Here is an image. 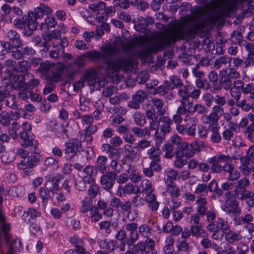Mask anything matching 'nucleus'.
<instances>
[{
  "label": "nucleus",
  "instance_id": "obj_9",
  "mask_svg": "<svg viewBox=\"0 0 254 254\" xmlns=\"http://www.w3.org/2000/svg\"><path fill=\"white\" fill-rule=\"evenodd\" d=\"M102 176L100 179V183L103 189L111 192V190L115 184L117 179V174L116 172L105 171L101 173Z\"/></svg>",
  "mask_w": 254,
  "mask_h": 254
},
{
  "label": "nucleus",
  "instance_id": "obj_38",
  "mask_svg": "<svg viewBox=\"0 0 254 254\" xmlns=\"http://www.w3.org/2000/svg\"><path fill=\"white\" fill-rule=\"evenodd\" d=\"M61 36V33L58 29L52 30L51 32H45V34L42 35L43 39L46 41H52L54 40V42H56L59 38Z\"/></svg>",
  "mask_w": 254,
  "mask_h": 254
},
{
  "label": "nucleus",
  "instance_id": "obj_41",
  "mask_svg": "<svg viewBox=\"0 0 254 254\" xmlns=\"http://www.w3.org/2000/svg\"><path fill=\"white\" fill-rule=\"evenodd\" d=\"M211 181L208 185L204 183L199 184L196 187L194 193L196 194L207 193L208 191L211 190Z\"/></svg>",
  "mask_w": 254,
  "mask_h": 254
},
{
  "label": "nucleus",
  "instance_id": "obj_54",
  "mask_svg": "<svg viewBox=\"0 0 254 254\" xmlns=\"http://www.w3.org/2000/svg\"><path fill=\"white\" fill-rule=\"evenodd\" d=\"M141 186L142 189V192L145 193H150L154 190L151 182L148 180H143L141 183Z\"/></svg>",
  "mask_w": 254,
  "mask_h": 254
},
{
  "label": "nucleus",
  "instance_id": "obj_62",
  "mask_svg": "<svg viewBox=\"0 0 254 254\" xmlns=\"http://www.w3.org/2000/svg\"><path fill=\"white\" fill-rule=\"evenodd\" d=\"M250 184L249 179L244 177L236 183L235 189H247L249 187Z\"/></svg>",
  "mask_w": 254,
  "mask_h": 254
},
{
  "label": "nucleus",
  "instance_id": "obj_18",
  "mask_svg": "<svg viewBox=\"0 0 254 254\" xmlns=\"http://www.w3.org/2000/svg\"><path fill=\"white\" fill-rule=\"evenodd\" d=\"M62 179V177L59 176L48 179L45 183V186L46 188L53 194L57 193V191L60 190L59 183Z\"/></svg>",
  "mask_w": 254,
  "mask_h": 254
},
{
  "label": "nucleus",
  "instance_id": "obj_39",
  "mask_svg": "<svg viewBox=\"0 0 254 254\" xmlns=\"http://www.w3.org/2000/svg\"><path fill=\"white\" fill-rule=\"evenodd\" d=\"M160 154L159 149L155 147H151L147 150V154L149 155V157L152 160L151 161H154L156 163H158L160 161Z\"/></svg>",
  "mask_w": 254,
  "mask_h": 254
},
{
  "label": "nucleus",
  "instance_id": "obj_8",
  "mask_svg": "<svg viewBox=\"0 0 254 254\" xmlns=\"http://www.w3.org/2000/svg\"><path fill=\"white\" fill-rule=\"evenodd\" d=\"M230 160V156L229 155L220 154L217 156L209 158L207 162L211 165L210 169L211 172L221 173L222 172V166L220 163Z\"/></svg>",
  "mask_w": 254,
  "mask_h": 254
},
{
  "label": "nucleus",
  "instance_id": "obj_58",
  "mask_svg": "<svg viewBox=\"0 0 254 254\" xmlns=\"http://www.w3.org/2000/svg\"><path fill=\"white\" fill-rule=\"evenodd\" d=\"M236 105L240 108H241L242 110L245 111H249L250 109H254V104L250 105L247 103L246 99H244L241 101L239 100L238 102H236Z\"/></svg>",
  "mask_w": 254,
  "mask_h": 254
},
{
  "label": "nucleus",
  "instance_id": "obj_40",
  "mask_svg": "<svg viewBox=\"0 0 254 254\" xmlns=\"http://www.w3.org/2000/svg\"><path fill=\"white\" fill-rule=\"evenodd\" d=\"M41 213L34 208H30L27 211H25L22 215V218L25 221H30V218H35L39 217Z\"/></svg>",
  "mask_w": 254,
  "mask_h": 254
},
{
  "label": "nucleus",
  "instance_id": "obj_22",
  "mask_svg": "<svg viewBox=\"0 0 254 254\" xmlns=\"http://www.w3.org/2000/svg\"><path fill=\"white\" fill-rule=\"evenodd\" d=\"M220 127L218 124L210 125L208 129L211 133L210 139L214 143H219L221 140V136L219 132Z\"/></svg>",
  "mask_w": 254,
  "mask_h": 254
},
{
  "label": "nucleus",
  "instance_id": "obj_20",
  "mask_svg": "<svg viewBox=\"0 0 254 254\" xmlns=\"http://www.w3.org/2000/svg\"><path fill=\"white\" fill-rule=\"evenodd\" d=\"M34 16L39 17H44L45 16V12L47 14H51L52 11V8L44 4L41 3L39 6L35 8L33 10H31Z\"/></svg>",
  "mask_w": 254,
  "mask_h": 254
},
{
  "label": "nucleus",
  "instance_id": "obj_57",
  "mask_svg": "<svg viewBox=\"0 0 254 254\" xmlns=\"http://www.w3.org/2000/svg\"><path fill=\"white\" fill-rule=\"evenodd\" d=\"M232 61V63L231 64L230 63L228 65L229 67H231L232 68L238 70L240 67H241L244 64V61L242 59L238 57L231 58V61Z\"/></svg>",
  "mask_w": 254,
  "mask_h": 254
},
{
  "label": "nucleus",
  "instance_id": "obj_11",
  "mask_svg": "<svg viewBox=\"0 0 254 254\" xmlns=\"http://www.w3.org/2000/svg\"><path fill=\"white\" fill-rule=\"evenodd\" d=\"M81 141L77 138H73L69 140L64 144V152L65 155L71 154V156L68 157L67 159L69 161H72L74 156L77 155L79 149L81 148Z\"/></svg>",
  "mask_w": 254,
  "mask_h": 254
},
{
  "label": "nucleus",
  "instance_id": "obj_25",
  "mask_svg": "<svg viewBox=\"0 0 254 254\" xmlns=\"http://www.w3.org/2000/svg\"><path fill=\"white\" fill-rule=\"evenodd\" d=\"M231 62V57L228 56H223L216 58L214 62L213 67L215 69H219L229 64Z\"/></svg>",
  "mask_w": 254,
  "mask_h": 254
},
{
  "label": "nucleus",
  "instance_id": "obj_64",
  "mask_svg": "<svg viewBox=\"0 0 254 254\" xmlns=\"http://www.w3.org/2000/svg\"><path fill=\"white\" fill-rule=\"evenodd\" d=\"M202 78H199L195 80V83L198 88L208 90L210 87V84L206 80H202Z\"/></svg>",
  "mask_w": 254,
  "mask_h": 254
},
{
  "label": "nucleus",
  "instance_id": "obj_6",
  "mask_svg": "<svg viewBox=\"0 0 254 254\" xmlns=\"http://www.w3.org/2000/svg\"><path fill=\"white\" fill-rule=\"evenodd\" d=\"M57 25V22L54 17L45 16L39 18L34 16L33 25L32 27L33 28V31L39 27V28L42 30L48 32L50 31V29L55 28Z\"/></svg>",
  "mask_w": 254,
  "mask_h": 254
},
{
  "label": "nucleus",
  "instance_id": "obj_16",
  "mask_svg": "<svg viewBox=\"0 0 254 254\" xmlns=\"http://www.w3.org/2000/svg\"><path fill=\"white\" fill-rule=\"evenodd\" d=\"M19 112L2 111L0 113V124L4 127L10 125L11 121L17 120L20 117Z\"/></svg>",
  "mask_w": 254,
  "mask_h": 254
},
{
  "label": "nucleus",
  "instance_id": "obj_19",
  "mask_svg": "<svg viewBox=\"0 0 254 254\" xmlns=\"http://www.w3.org/2000/svg\"><path fill=\"white\" fill-rule=\"evenodd\" d=\"M240 166L249 165L251 163H254V145L249 147L245 156H242L240 157Z\"/></svg>",
  "mask_w": 254,
  "mask_h": 254
},
{
  "label": "nucleus",
  "instance_id": "obj_63",
  "mask_svg": "<svg viewBox=\"0 0 254 254\" xmlns=\"http://www.w3.org/2000/svg\"><path fill=\"white\" fill-rule=\"evenodd\" d=\"M170 80L172 84L173 89L177 88H181L183 86V83L181 78L176 75H172L170 77Z\"/></svg>",
  "mask_w": 254,
  "mask_h": 254
},
{
  "label": "nucleus",
  "instance_id": "obj_44",
  "mask_svg": "<svg viewBox=\"0 0 254 254\" xmlns=\"http://www.w3.org/2000/svg\"><path fill=\"white\" fill-rule=\"evenodd\" d=\"M165 184L167 186V191L169 192L171 195L174 197H178L180 195L179 190L173 182L170 181V183H169L168 179H166Z\"/></svg>",
  "mask_w": 254,
  "mask_h": 254
},
{
  "label": "nucleus",
  "instance_id": "obj_1",
  "mask_svg": "<svg viewBox=\"0 0 254 254\" xmlns=\"http://www.w3.org/2000/svg\"><path fill=\"white\" fill-rule=\"evenodd\" d=\"M228 17V0H220L205 10L200 9L193 13L190 26L187 21L174 24L165 33L155 37L146 39L140 37L134 41L124 43L118 40L117 44L122 47L125 52H132L133 56L147 57L151 53L162 51L178 40H183L192 35L195 32L206 26H213L218 21Z\"/></svg>",
  "mask_w": 254,
  "mask_h": 254
},
{
  "label": "nucleus",
  "instance_id": "obj_30",
  "mask_svg": "<svg viewBox=\"0 0 254 254\" xmlns=\"http://www.w3.org/2000/svg\"><path fill=\"white\" fill-rule=\"evenodd\" d=\"M178 95L181 98L180 100L181 104L188 103L189 106V103H191V102L190 101V93L188 91V88L186 86H183V87L179 88Z\"/></svg>",
  "mask_w": 254,
  "mask_h": 254
},
{
  "label": "nucleus",
  "instance_id": "obj_61",
  "mask_svg": "<svg viewBox=\"0 0 254 254\" xmlns=\"http://www.w3.org/2000/svg\"><path fill=\"white\" fill-rule=\"evenodd\" d=\"M85 56L96 60L104 59L103 54L96 51H88L85 53Z\"/></svg>",
  "mask_w": 254,
  "mask_h": 254
},
{
  "label": "nucleus",
  "instance_id": "obj_37",
  "mask_svg": "<svg viewBox=\"0 0 254 254\" xmlns=\"http://www.w3.org/2000/svg\"><path fill=\"white\" fill-rule=\"evenodd\" d=\"M107 161V157L105 156H99L97 158V165L95 166L101 173H103L104 172L107 171V166L106 163Z\"/></svg>",
  "mask_w": 254,
  "mask_h": 254
},
{
  "label": "nucleus",
  "instance_id": "obj_48",
  "mask_svg": "<svg viewBox=\"0 0 254 254\" xmlns=\"http://www.w3.org/2000/svg\"><path fill=\"white\" fill-rule=\"evenodd\" d=\"M39 195L42 199L43 205H47L49 198L51 197L50 191L46 187H41L39 189Z\"/></svg>",
  "mask_w": 254,
  "mask_h": 254
},
{
  "label": "nucleus",
  "instance_id": "obj_27",
  "mask_svg": "<svg viewBox=\"0 0 254 254\" xmlns=\"http://www.w3.org/2000/svg\"><path fill=\"white\" fill-rule=\"evenodd\" d=\"M225 239L229 244H233L235 242H238L242 239L241 235L230 229L224 233Z\"/></svg>",
  "mask_w": 254,
  "mask_h": 254
},
{
  "label": "nucleus",
  "instance_id": "obj_49",
  "mask_svg": "<svg viewBox=\"0 0 254 254\" xmlns=\"http://www.w3.org/2000/svg\"><path fill=\"white\" fill-rule=\"evenodd\" d=\"M19 136L21 139L20 142L21 145L22 146H23L24 145H26V144L31 140V138H34L35 135L33 134H31V133H29V132L21 131L19 133Z\"/></svg>",
  "mask_w": 254,
  "mask_h": 254
},
{
  "label": "nucleus",
  "instance_id": "obj_45",
  "mask_svg": "<svg viewBox=\"0 0 254 254\" xmlns=\"http://www.w3.org/2000/svg\"><path fill=\"white\" fill-rule=\"evenodd\" d=\"M147 97V94L143 90H138L132 96V99L134 101L141 104L144 102L145 99Z\"/></svg>",
  "mask_w": 254,
  "mask_h": 254
},
{
  "label": "nucleus",
  "instance_id": "obj_5",
  "mask_svg": "<svg viewBox=\"0 0 254 254\" xmlns=\"http://www.w3.org/2000/svg\"><path fill=\"white\" fill-rule=\"evenodd\" d=\"M145 114L147 119L150 121L149 122V127L141 128L135 127L131 129L132 132L139 137L150 136L151 135V129H156L158 126L157 121H155L156 119L155 114L153 116L152 113L149 114L148 113L147 110L145 111Z\"/></svg>",
  "mask_w": 254,
  "mask_h": 254
},
{
  "label": "nucleus",
  "instance_id": "obj_51",
  "mask_svg": "<svg viewBox=\"0 0 254 254\" xmlns=\"http://www.w3.org/2000/svg\"><path fill=\"white\" fill-rule=\"evenodd\" d=\"M90 219L92 222H97L102 218V214L99 213L98 208L94 206H92L90 208Z\"/></svg>",
  "mask_w": 254,
  "mask_h": 254
},
{
  "label": "nucleus",
  "instance_id": "obj_10",
  "mask_svg": "<svg viewBox=\"0 0 254 254\" xmlns=\"http://www.w3.org/2000/svg\"><path fill=\"white\" fill-rule=\"evenodd\" d=\"M7 78L9 81L13 83V88L16 90H20L21 88H24V84L27 77H32V74L30 73L24 74H15L8 70L7 72Z\"/></svg>",
  "mask_w": 254,
  "mask_h": 254
},
{
  "label": "nucleus",
  "instance_id": "obj_17",
  "mask_svg": "<svg viewBox=\"0 0 254 254\" xmlns=\"http://www.w3.org/2000/svg\"><path fill=\"white\" fill-rule=\"evenodd\" d=\"M150 102L151 104L146 105L148 109H151V106H152L155 110L156 109V114L158 116L165 115L166 111L163 108L164 103L162 100L154 97L151 99Z\"/></svg>",
  "mask_w": 254,
  "mask_h": 254
},
{
  "label": "nucleus",
  "instance_id": "obj_42",
  "mask_svg": "<svg viewBox=\"0 0 254 254\" xmlns=\"http://www.w3.org/2000/svg\"><path fill=\"white\" fill-rule=\"evenodd\" d=\"M131 246L132 247V250L135 254H148L146 251L145 244L143 241H139Z\"/></svg>",
  "mask_w": 254,
  "mask_h": 254
},
{
  "label": "nucleus",
  "instance_id": "obj_59",
  "mask_svg": "<svg viewBox=\"0 0 254 254\" xmlns=\"http://www.w3.org/2000/svg\"><path fill=\"white\" fill-rule=\"evenodd\" d=\"M100 190L99 186L96 184H92L90 186L88 190V194L91 198H95Z\"/></svg>",
  "mask_w": 254,
  "mask_h": 254
},
{
  "label": "nucleus",
  "instance_id": "obj_53",
  "mask_svg": "<svg viewBox=\"0 0 254 254\" xmlns=\"http://www.w3.org/2000/svg\"><path fill=\"white\" fill-rule=\"evenodd\" d=\"M138 233L145 238H149L151 234V228L146 224H142L138 227Z\"/></svg>",
  "mask_w": 254,
  "mask_h": 254
},
{
  "label": "nucleus",
  "instance_id": "obj_31",
  "mask_svg": "<svg viewBox=\"0 0 254 254\" xmlns=\"http://www.w3.org/2000/svg\"><path fill=\"white\" fill-rule=\"evenodd\" d=\"M226 203L230 207V211L235 216H238L241 214V209L239 207V203L236 200L228 199Z\"/></svg>",
  "mask_w": 254,
  "mask_h": 254
},
{
  "label": "nucleus",
  "instance_id": "obj_21",
  "mask_svg": "<svg viewBox=\"0 0 254 254\" xmlns=\"http://www.w3.org/2000/svg\"><path fill=\"white\" fill-rule=\"evenodd\" d=\"M161 169V166L159 164L151 161L148 166L143 169V173L146 177H152L154 176V172H159Z\"/></svg>",
  "mask_w": 254,
  "mask_h": 254
},
{
  "label": "nucleus",
  "instance_id": "obj_23",
  "mask_svg": "<svg viewBox=\"0 0 254 254\" xmlns=\"http://www.w3.org/2000/svg\"><path fill=\"white\" fill-rule=\"evenodd\" d=\"M193 104L192 102L189 103V105L188 106L189 113L194 114L195 113H196L200 115H203L207 113V108L204 105L201 104H196L193 106Z\"/></svg>",
  "mask_w": 254,
  "mask_h": 254
},
{
  "label": "nucleus",
  "instance_id": "obj_46",
  "mask_svg": "<svg viewBox=\"0 0 254 254\" xmlns=\"http://www.w3.org/2000/svg\"><path fill=\"white\" fill-rule=\"evenodd\" d=\"M219 84L220 86L226 90H229L233 87L232 80L229 79L225 75H222V77L219 80Z\"/></svg>",
  "mask_w": 254,
  "mask_h": 254
},
{
  "label": "nucleus",
  "instance_id": "obj_52",
  "mask_svg": "<svg viewBox=\"0 0 254 254\" xmlns=\"http://www.w3.org/2000/svg\"><path fill=\"white\" fill-rule=\"evenodd\" d=\"M184 155L180 152L176 153L175 155L176 160L174 161V165L178 168H181L184 165L187 164V160L184 159Z\"/></svg>",
  "mask_w": 254,
  "mask_h": 254
},
{
  "label": "nucleus",
  "instance_id": "obj_43",
  "mask_svg": "<svg viewBox=\"0 0 254 254\" xmlns=\"http://www.w3.org/2000/svg\"><path fill=\"white\" fill-rule=\"evenodd\" d=\"M146 115L140 112H135L133 115L135 124L140 127H143L146 123Z\"/></svg>",
  "mask_w": 254,
  "mask_h": 254
},
{
  "label": "nucleus",
  "instance_id": "obj_24",
  "mask_svg": "<svg viewBox=\"0 0 254 254\" xmlns=\"http://www.w3.org/2000/svg\"><path fill=\"white\" fill-rule=\"evenodd\" d=\"M219 74L220 75H225L230 80L239 78L241 76V74L238 70L229 67V66H228V68H223L220 70Z\"/></svg>",
  "mask_w": 254,
  "mask_h": 254
},
{
  "label": "nucleus",
  "instance_id": "obj_34",
  "mask_svg": "<svg viewBox=\"0 0 254 254\" xmlns=\"http://www.w3.org/2000/svg\"><path fill=\"white\" fill-rule=\"evenodd\" d=\"M201 227V225L191 226L190 229L191 235L196 238L207 237V233Z\"/></svg>",
  "mask_w": 254,
  "mask_h": 254
},
{
  "label": "nucleus",
  "instance_id": "obj_12",
  "mask_svg": "<svg viewBox=\"0 0 254 254\" xmlns=\"http://www.w3.org/2000/svg\"><path fill=\"white\" fill-rule=\"evenodd\" d=\"M234 194L239 200H246L248 205L251 207L254 206V192L247 189H235Z\"/></svg>",
  "mask_w": 254,
  "mask_h": 254
},
{
  "label": "nucleus",
  "instance_id": "obj_14",
  "mask_svg": "<svg viewBox=\"0 0 254 254\" xmlns=\"http://www.w3.org/2000/svg\"><path fill=\"white\" fill-rule=\"evenodd\" d=\"M5 219L4 216L2 215L1 210V206H0V224L1 225V229L0 231V253L3 254V251L1 250V243L5 242L6 235L9 236V239L11 240H13L12 236L9 233L10 229V224L5 223Z\"/></svg>",
  "mask_w": 254,
  "mask_h": 254
},
{
  "label": "nucleus",
  "instance_id": "obj_33",
  "mask_svg": "<svg viewBox=\"0 0 254 254\" xmlns=\"http://www.w3.org/2000/svg\"><path fill=\"white\" fill-rule=\"evenodd\" d=\"M84 78L90 86H95L97 84V76L93 70H86L84 73Z\"/></svg>",
  "mask_w": 254,
  "mask_h": 254
},
{
  "label": "nucleus",
  "instance_id": "obj_50",
  "mask_svg": "<svg viewBox=\"0 0 254 254\" xmlns=\"http://www.w3.org/2000/svg\"><path fill=\"white\" fill-rule=\"evenodd\" d=\"M189 120H191L193 121V123L190 126L188 129H187L186 132L187 133L190 135L194 136L195 134V129L196 124H195L196 118L195 117H191L189 115H187L184 119L185 121H187Z\"/></svg>",
  "mask_w": 254,
  "mask_h": 254
},
{
  "label": "nucleus",
  "instance_id": "obj_26",
  "mask_svg": "<svg viewBox=\"0 0 254 254\" xmlns=\"http://www.w3.org/2000/svg\"><path fill=\"white\" fill-rule=\"evenodd\" d=\"M197 205V212L200 216H204L208 211L206 205L207 203V199L205 197L199 196L196 201Z\"/></svg>",
  "mask_w": 254,
  "mask_h": 254
},
{
  "label": "nucleus",
  "instance_id": "obj_36",
  "mask_svg": "<svg viewBox=\"0 0 254 254\" xmlns=\"http://www.w3.org/2000/svg\"><path fill=\"white\" fill-rule=\"evenodd\" d=\"M56 64L50 63L48 61L42 63L39 68L38 71L43 74H47L50 71H53L55 69Z\"/></svg>",
  "mask_w": 254,
  "mask_h": 254
},
{
  "label": "nucleus",
  "instance_id": "obj_13",
  "mask_svg": "<svg viewBox=\"0 0 254 254\" xmlns=\"http://www.w3.org/2000/svg\"><path fill=\"white\" fill-rule=\"evenodd\" d=\"M126 230L128 232L129 237L127 239V244L128 246L133 245L139 239V234L137 231L138 225L135 222H130L126 224Z\"/></svg>",
  "mask_w": 254,
  "mask_h": 254
},
{
  "label": "nucleus",
  "instance_id": "obj_32",
  "mask_svg": "<svg viewBox=\"0 0 254 254\" xmlns=\"http://www.w3.org/2000/svg\"><path fill=\"white\" fill-rule=\"evenodd\" d=\"M64 69V65L62 63H58L56 64L55 69H57L56 72L53 71V74L49 77L50 80L52 82H57L60 81L62 77V72Z\"/></svg>",
  "mask_w": 254,
  "mask_h": 254
},
{
  "label": "nucleus",
  "instance_id": "obj_15",
  "mask_svg": "<svg viewBox=\"0 0 254 254\" xmlns=\"http://www.w3.org/2000/svg\"><path fill=\"white\" fill-rule=\"evenodd\" d=\"M41 156L39 155H31L27 156L26 159L21 160L17 165V167L21 170H25L29 168L32 169L36 166L40 162Z\"/></svg>",
  "mask_w": 254,
  "mask_h": 254
},
{
  "label": "nucleus",
  "instance_id": "obj_29",
  "mask_svg": "<svg viewBox=\"0 0 254 254\" xmlns=\"http://www.w3.org/2000/svg\"><path fill=\"white\" fill-rule=\"evenodd\" d=\"M124 151L126 155L123 159V162L127 160H133L137 157V152L133 149V147L131 145H125Z\"/></svg>",
  "mask_w": 254,
  "mask_h": 254
},
{
  "label": "nucleus",
  "instance_id": "obj_60",
  "mask_svg": "<svg viewBox=\"0 0 254 254\" xmlns=\"http://www.w3.org/2000/svg\"><path fill=\"white\" fill-rule=\"evenodd\" d=\"M217 225L218 226V230H222L224 233L229 230L230 228L228 222L225 221L222 218H217Z\"/></svg>",
  "mask_w": 254,
  "mask_h": 254
},
{
  "label": "nucleus",
  "instance_id": "obj_7",
  "mask_svg": "<svg viewBox=\"0 0 254 254\" xmlns=\"http://www.w3.org/2000/svg\"><path fill=\"white\" fill-rule=\"evenodd\" d=\"M147 112L152 113L153 116L154 114L155 115V120L157 121L158 126L155 129H159L160 127V130L161 132L164 133V135L166 133L170 132L172 130L171 126L173 125L172 119L168 116H159V118L155 112V109L151 106V109H147Z\"/></svg>",
  "mask_w": 254,
  "mask_h": 254
},
{
  "label": "nucleus",
  "instance_id": "obj_3",
  "mask_svg": "<svg viewBox=\"0 0 254 254\" xmlns=\"http://www.w3.org/2000/svg\"><path fill=\"white\" fill-rule=\"evenodd\" d=\"M6 37L7 41L5 43L7 47V52L11 53V57L15 60L23 59L26 55L30 56L34 53V51L31 47H22L23 42L20 35L15 30H9Z\"/></svg>",
  "mask_w": 254,
  "mask_h": 254
},
{
  "label": "nucleus",
  "instance_id": "obj_28",
  "mask_svg": "<svg viewBox=\"0 0 254 254\" xmlns=\"http://www.w3.org/2000/svg\"><path fill=\"white\" fill-rule=\"evenodd\" d=\"M175 148L171 143H166L162 146V150L164 153V157L167 159L172 158L176 154V150H174Z\"/></svg>",
  "mask_w": 254,
  "mask_h": 254
},
{
  "label": "nucleus",
  "instance_id": "obj_55",
  "mask_svg": "<svg viewBox=\"0 0 254 254\" xmlns=\"http://www.w3.org/2000/svg\"><path fill=\"white\" fill-rule=\"evenodd\" d=\"M5 105L13 110L18 109L19 105L16 101V96L14 95H11L10 97L6 100Z\"/></svg>",
  "mask_w": 254,
  "mask_h": 254
},
{
  "label": "nucleus",
  "instance_id": "obj_47",
  "mask_svg": "<svg viewBox=\"0 0 254 254\" xmlns=\"http://www.w3.org/2000/svg\"><path fill=\"white\" fill-rule=\"evenodd\" d=\"M167 244L164 246L163 251L165 254H173L174 252V240L171 237H168L166 240Z\"/></svg>",
  "mask_w": 254,
  "mask_h": 254
},
{
  "label": "nucleus",
  "instance_id": "obj_2",
  "mask_svg": "<svg viewBox=\"0 0 254 254\" xmlns=\"http://www.w3.org/2000/svg\"><path fill=\"white\" fill-rule=\"evenodd\" d=\"M118 51V48L112 45L105 47L102 49L104 63L106 65V73L111 78L120 70H130L133 66L131 61L126 57L119 56L115 59L110 58Z\"/></svg>",
  "mask_w": 254,
  "mask_h": 254
},
{
  "label": "nucleus",
  "instance_id": "obj_35",
  "mask_svg": "<svg viewBox=\"0 0 254 254\" xmlns=\"http://www.w3.org/2000/svg\"><path fill=\"white\" fill-rule=\"evenodd\" d=\"M22 147L28 148L31 153L39 154L40 152V150L39 148V142L36 139L35 136H34V138H31V140L26 145H24Z\"/></svg>",
  "mask_w": 254,
  "mask_h": 254
},
{
  "label": "nucleus",
  "instance_id": "obj_56",
  "mask_svg": "<svg viewBox=\"0 0 254 254\" xmlns=\"http://www.w3.org/2000/svg\"><path fill=\"white\" fill-rule=\"evenodd\" d=\"M106 3L103 1H100L95 3H92L89 5V8L93 12H99L105 8Z\"/></svg>",
  "mask_w": 254,
  "mask_h": 254
},
{
  "label": "nucleus",
  "instance_id": "obj_4",
  "mask_svg": "<svg viewBox=\"0 0 254 254\" xmlns=\"http://www.w3.org/2000/svg\"><path fill=\"white\" fill-rule=\"evenodd\" d=\"M33 14L32 11H28L27 15L23 20L19 18L13 19V23L14 26L18 29H24L22 33L24 35L29 37L33 34Z\"/></svg>",
  "mask_w": 254,
  "mask_h": 254
}]
</instances>
